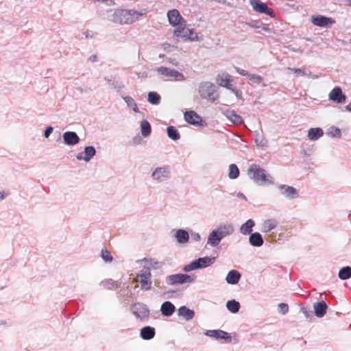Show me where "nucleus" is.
Here are the masks:
<instances>
[{
	"label": "nucleus",
	"instance_id": "423d86ee",
	"mask_svg": "<svg viewBox=\"0 0 351 351\" xmlns=\"http://www.w3.org/2000/svg\"><path fill=\"white\" fill-rule=\"evenodd\" d=\"M134 282H138L141 286V289L144 291L151 290L152 282V274L148 267H143L137 274L136 278L134 279Z\"/></svg>",
	"mask_w": 351,
	"mask_h": 351
},
{
	"label": "nucleus",
	"instance_id": "ea45409f",
	"mask_svg": "<svg viewBox=\"0 0 351 351\" xmlns=\"http://www.w3.org/2000/svg\"><path fill=\"white\" fill-rule=\"evenodd\" d=\"M239 169L235 164H231L228 169V177L230 179L234 180L239 177Z\"/></svg>",
	"mask_w": 351,
	"mask_h": 351
},
{
	"label": "nucleus",
	"instance_id": "a18cd8bd",
	"mask_svg": "<svg viewBox=\"0 0 351 351\" xmlns=\"http://www.w3.org/2000/svg\"><path fill=\"white\" fill-rule=\"evenodd\" d=\"M101 257L106 262H111L112 261V256L110 252L106 249H102L101 252Z\"/></svg>",
	"mask_w": 351,
	"mask_h": 351
},
{
	"label": "nucleus",
	"instance_id": "7c9ffc66",
	"mask_svg": "<svg viewBox=\"0 0 351 351\" xmlns=\"http://www.w3.org/2000/svg\"><path fill=\"white\" fill-rule=\"evenodd\" d=\"M278 226V222L274 219H268L263 221L261 230L262 232L267 233L275 229Z\"/></svg>",
	"mask_w": 351,
	"mask_h": 351
},
{
	"label": "nucleus",
	"instance_id": "6ab92c4d",
	"mask_svg": "<svg viewBox=\"0 0 351 351\" xmlns=\"http://www.w3.org/2000/svg\"><path fill=\"white\" fill-rule=\"evenodd\" d=\"M346 96L342 93L339 86L335 87L329 93V99L337 104L343 103L346 101Z\"/></svg>",
	"mask_w": 351,
	"mask_h": 351
},
{
	"label": "nucleus",
	"instance_id": "603ef678",
	"mask_svg": "<svg viewBox=\"0 0 351 351\" xmlns=\"http://www.w3.org/2000/svg\"><path fill=\"white\" fill-rule=\"evenodd\" d=\"M53 130V128L51 126L47 127L44 132V136L45 138H49V136L51 134Z\"/></svg>",
	"mask_w": 351,
	"mask_h": 351
},
{
	"label": "nucleus",
	"instance_id": "4468645a",
	"mask_svg": "<svg viewBox=\"0 0 351 351\" xmlns=\"http://www.w3.org/2000/svg\"><path fill=\"white\" fill-rule=\"evenodd\" d=\"M311 21L314 25L321 27H328L335 23V21L332 19L322 15L312 16Z\"/></svg>",
	"mask_w": 351,
	"mask_h": 351
},
{
	"label": "nucleus",
	"instance_id": "f8f14e48",
	"mask_svg": "<svg viewBox=\"0 0 351 351\" xmlns=\"http://www.w3.org/2000/svg\"><path fill=\"white\" fill-rule=\"evenodd\" d=\"M222 239L230 236L234 232V228L232 223L226 222L219 223L216 228H215Z\"/></svg>",
	"mask_w": 351,
	"mask_h": 351
},
{
	"label": "nucleus",
	"instance_id": "c03bdc74",
	"mask_svg": "<svg viewBox=\"0 0 351 351\" xmlns=\"http://www.w3.org/2000/svg\"><path fill=\"white\" fill-rule=\"evenodd\" d=\"M248 78L254 84H263V86H266V84L263 83L264 80L263 77L259 75L250 73Z\"/></svg>",
	"mask_w": 351,
	"mask_h": 351
},
{
	"label": "nucleus",
	"instance_id": "9d476101",
	"mask_svg": "<svg viewBox=\"0 0 351 351\" xmlns=\"http://www.w3.org/2000/svg\"><path fill=\"white\" fill-rule=\"evenodd\" d=\"M250 4L252 7L254 11L265 14L271 17H274V13L271 8L267 7V5L261 2L260 0H250Z\"/></svg>",
	"mask_w": 351,
	"mask_h": 351
},
{
	"label": "nucleus",
	"instance_id": "de8ad7c7",
	"mask_svg": "<svg viewBox=\"0 0 351 351\" xmlns=\"http://www.w3.org/2000/svg\"><path fill=\"white\" fill-rule=\"evenodd\" d=\"M289 70L292 71L294 73H295L298 76H306L308 75L307 73L301 69L296 68H288Z\"/></svg>",
	"mask_w": 351,
	"mask_h": 351
},
{
	"label": "nucleus",
	"instance_id": "f257e3e1",
	"mask_svg": "<svg viewBox=\"0 0 351 351\" xmlns=\"http://www.w3.org/2000/svg\"><path fill=\"white\" fill-rule=\"evenodd\" d=\"M143 15L141 12L117 10L110 16V21L118 24H131Z\"/></svg>",
	"mask_w": 351,
	"mask_h": 351
},
{
	"label": "nucleus",
	"instance_id": "20e7f679",
	"mask_svg": "<svg viewBox=\"0 0 351 351\" xmlns=\"http://www.w3.org/2000/svg\"><path fill=\"white\" fill-rule=\"evenodd\" d=\"M171 176L169 166H158L152 169L151 178L154 183L161 184L167 182Z\"/></svg>",
	"mask_w": 351,
	"mask_h": 351
},
{
	"label": "nucleus",
	"instance_id": "0eeeda50",
	"mask_svg": "<svg viewBox=\"0 0 351 351\" xmlns=\"http://www.w3.org/2000/svg\"><path fill=\"white\" fill-rule=\"evenodd\" d=\"M195 278L185 274H176L166 276L165 282L170 286L183 285L187 282H193Z\"/></svg>",
	"mask_w": 351,
	"mask_h": 351
},
{
	"label": "nucleus",
	"instance_id": "f03ea898",
	"mask_svg": "<svg viewBox=\"0 0 351 351\" xmlns=\"http://www.w3.org/2000/svg\"><path fill=\"white\" fill-rule=\"evenodd\" d=\"M248 176L256 183L263 184L274 183L273 178L266 173V171L257 165H252L248 169Z\"/></svg>",
	"mask_w": 351,
	"mask_h": 351
},
{
	"label": "nucleus",
	"instance_id": "72a5a7b5",
	"mask_svg": "<svg viewBox=\"0 0 351 351\" xmlns=\"http://www.w3.org/2000/svg\"><path fill=\"white\" fill-rule=\"evenodd\" d=\"M121 97L125 101V102L127 104V106L129 108L132 109L134 112H139V110H138V108L137 106V104H136L134 99L132 97L128 96V95H121Z\"/></svg>",
	"mask_w": 351,
	"mask_h": 351
},
{
	"label": "nucleus",
	"instance_id": "a211bd4d",
	"mask_svg": "<svg viewBox=\"0 0 351 351\" xmlns=\"http://www.w3.org/2000/svg\"><path fill=\"white\" fill-rule=\"evenodd\" d=\"M63 141L65 145L73 146L79 143L80 138L75 132H65L62 135Z\"/></svg>",
	"mask_w": 351,
	"mask_h": 351
},
{
	"label": "nucleus",
	"instance_id": "4c0bfd02",
	"mask_svg": "<svg viewBox=\"0 0 351 351\" xmlns=\"http://www.w3.org/2000/svg\"><path fill=\"white\" fill-rule=\"evenodd\" d=\"M341 280H347L351 277V267L349 266L341 268L338 274Z\"/></svg>",
	"mask_w": 351,
	"mask_h": 351
},
{
	"label": "nucleus",
	"instance_id": "9b49d317",
	"mask_svg": "<svg viewBox=\"0 0 351 351\" xmlns=\"http://www.w3.org/2000/svg\"><path fill=\"white\" fill-rule=\"evenodd\" d=\"M204 335L216 340H223L226 343L232 341V337L226 331L221 330H207Z\"/></svg>",
	"mask_w": 351,
	"mask_h": 351
},
{
	"label": "nucleus",
	"instance_id": "09e8293b",
	"mask_svg": "<svg viewBox=\"0 0 351 351\" xmlns=\"http://www.w3.org/2000/svg\"><path fill=\"white\" fill-rule=\"evenodd\" d=\"M278 311L282 314H286L289 311V306L285 303H280L278 304Z\"/></svg>",
	"mask_w": 351,
	"mask_h": 351
},
{
	"label": "nucleus",
	"instance_id": "7ed1b4c3",
	"mask_svg": "<svg viewBox=\"0 0 351 351\" xmlns=\"http://www.w3.org/2000/svg\"><path fill=\"white\" fill-rule=\"evenodd\" d=\"M198 93L202 99L215 102L219 97L216 86L210 82H202L198 86Z\"/></svg>",
	"mask_w": 351,
	"mask_h": 351
},
{
	"label": "nucleus",
	"instance_id": "1a4fd4ad",
	"mask_svg": "<svg viewBox=\"0 0 351 351\" xmlns=\"http://www.w3.org/2000/svg\"><path fill=\"white\" fill-rule=\"evenodd\" d=\"M156 71L160 74V75H164V76H166V77H172L173 79H175L176 81H184L185 80V77L184 75L173 69H170V68H167V67H165V66H160V67H158L156 69Z\"/></svg>",
	"mask_w": 351,
	"mask_h": 351
},
{
	"label": "nucleus",
	"instance_id": "bb28decb",
	"mask_svg": "<svg viewBox=\"0 0 351 351\" xmlns=\"http://www.w3.org/2000/svg\"><path fill=\"white\" fill-rule=\"evenodd\" d=\"M254 226L255 221L253 219H250L240 226L239 232L243 235L251 234Z\"/></svg>",
	"mask_w": 351,
	"mask_h": 351
},
{
	"label": "nucleus",
	"instance_id": "412c9836",
	"mask_svg": "<svg viewBox=\"0 0 351 351\" xmlns=\"http://www.w3.org/2000/svg\"><path fill=\"white\" fill-rule=\"evenodd\" d=\"M185 121L192 125H199L201 124L202 118L194 111H187L184 113Z\"/></svg>",
	"mask_w": 351,
	"mask_h": 351
},
{
	"label": "nucleus",
	"instance_id": "c85d7f7f",
	"mask_svg": "<svg viewBox=\"0 0 351 351\" xmlns=\"http://www.w3.org/2000/svg\"><path fill=\"white\" fill-rule=\"evenodd\" d=\"M249 243L253 247H261L263 245L264 241L262 235L256 232L250 235Z\"/></svg>",
	"mask_w": 351,
	"mask_h": 351
},
{
	"label": "nucleus",
	"instance_id": "dca6fc26",
	"mask_svg": "<svg viewBox=\"0 0 351 351\" xmlns=\"http://www.w3.org/2000/svg\"><path fill=\"white\" fill-rule=\"evenodd\" d=\"M282 195L288 199H294L299 196L298 191L293 186L286 184H280L278 186Z\"/></svg>",
	"mask_w": 351,
	"mask_h": 351
},
{
	"label": "nucleus",
	"instance_id": "2eb2a0df",
	"mask_svg": "<svg viewBox=\"0 0 351 351\" xmlns=\"http://www.w3.org/2000/svg\"><path fill=\"white\" fill-rule=\"evenodd\" d=\"M96 154L95 148L93 146H87L84 148V152L77 154L76 158L78 160H84L86 162H89Z\"/></svg>",
	"mask_w": 351,
	"mask_h": 351
},
{
	"label": "nucleus",
	"instance_id": "4be33fe9",
	"mask_svg": "<svg viewBox=\"0 0 351 351\" xmlns=\"http://www.w3.org/2000/svg\"><path fill=\"white\" fill-rule=\"evenodd\" d=\"M173 237L179 244H185L189 241V232L184 229L177 230Z\"/></svg>",
	"mask_w": 351,
	"mask_h": 351
},
{
	"label": "nucleus",
	"instance_id": "49530a36",
	"mask_svg": "<svg viewBox=\"0 0 351 351\" xmlns=\"http://www.w3.org/2000/svg\"><path fill=\"white\" fill-rule=\"evenodd\" d=\"M101 285L108 289H112L115 287V282L112 279H108L102 281Z\"/></svg>",
	"mask_w": 351,
	"mask_h": 351
},
{
	"label": "nucleus",
	"instance_id": "f3484780",
	"mask_svg": "<svg viewBox=\"0 0 351 351\" xmlns=\"http://www.w3.org/2000/svg\"><path fill=\"white\" fill-rule=\"evenodd\" d=\"M216 82L219 86L225 87L228 90L232 89L233 86L231 76L228 73L219 74L216 77Z\"/></svg>",
	"mask_w": 351,
	"mask_h": 351
},
{
	"label": "nucleus",
	"instance_id": "4d7b16f0",
	"mask_svg": "<svg viewBox=\"0 0 351 351\" xmlns=\"http://www.w3.org/2000/svg\"><path fill=\"white\" fill-rule=\"evenodd\" d=\"M97 60V57L96 55H92L91 56H90L89 58V60L92 62H96Z\"/></svg>",
	"mask_w": 351,
	"mask_h": 351
},
{
	"label": "nucleus",
	"instance_id": "6e6d98bb",
	"mask_svg": "<svg viewBox=\"0 0 351 351\" xmlns=\"http://www.w3.org/2000/svg\"><path fill=\"white\" fill-rule=\"evenodd\" d=\"M136 75L138 77H142V78H145L147 77V73L145 71L142 72V73H137Z\"/></svg>",
	"mask_w": 351,
	"mask_h": 351
},
{
	"label": "nucleus",
	"instance_id": "e433bc0d",
	"mask_svg": "<svg viewBox=\"0 0 351 351\" xmlns=\"http://www.w3.org/2000/svg\"><path fill=\"white\" fill-rule=\"evenodd\" d=\"M143 261H144L145 263V265H144L143 267L149 268L150 271H151L152 269H158L160 268L162 266L161 263H160L158 261H156L152 259L148 260V259L144 258L143 260Z\"/></svg>",
	"mask_w": 351,
	"mask_h": 351
},
{
	"label": "nucleus",
	"instance_id": "13d9d810",
	"mask_svg": "<svg viewBox=\"0 0 351 351\" xmlns=\"http://www.w3.org/2000/svg\"><path fill=\"white\" fill-rule=\"evenodd\" d=\"M237 197H239V198H242L244 200L247 201V198L242 193H238L237 194Z\"/></svg>",
	"mask_w": 351,
	"mask_h": 351
},
{
	"label": "nucleus",
	"instance_id": "58836bf2",
	"mask_svg": "<svg viewBox=\"0 0 351 351\" xmlns=\"http://www.w3.org/2000/svg\"><path fill=\"white\" fill-rule=\"evenodd\" d=\"M148 101L154 105H158L160 102V96L156 92H149L147 95Z\"/></svg>",
	"mask_w": 351,
	"mask_h": 351
},
{
	"label": "nucleus",
	"instance_id": "5fc2aeb1",
	"mask_svg": "<svg viewBox=\"0 0 351 351\" xmlns=\"http://www.w3.org/2000/svg\"><path fill=\"white\" fill-rule=\"evenodd\" d=\"M8 195V193H5V191H0V201L3 200Z\"/></svg>",
	"mask_w": 351,
	"mask_h": 351
},
{
	"label": "nucleus",
	"instance_id": "37998d69",
	"mask_svg": "<svg viewBox=\"0 0 351 351\" xmlns=\"http://www.w3.org/2000/svg\"><path fill=\"white\" fill-rule=\"evenodd\" d=\"M327 134L332 138H340L341 136V131L339 128L331 126L328 128Z\"/></svg>",
	"mask_w": 351,
	"mask_h": 351
},
{
	"label": "nucleus",
	"instance_id": "c9c22d12",
	"mask_svg": "<svg viewBox=\"0 0 351 351\" xmlns=\"http://www.w3.org/2000/svg\"><path fill=\"white\" fill-rule=\"evenodd\" d=\"M226 308L230 312L236 313L239 311L240 304L235 300H228L226 303Z\"/></svg>",
	"mask_w": 351,
	"mask_h": 351
},
{
	"label": "nucleus",
	"instance_id": "473e14b6",
	"mask_svg": "<svg viewBox=\"0 0 351 351\" xmlns=\"http://www.w3.org/2000/svg\"><path fill=\"white\" fill-rule=\"evenodd\" d=\"M178 316L183 317L186 321H189L193 318L195 313L193 310L182 306L178 308Z\"/></svg>",
	"mask_w": 351,
	"mask_h": 351
},
{
	"label": "nucleus",
	"instance_id": "5701e85b",
	"mask_svg": "<svg viewBox=\"0 0 351 351\" xmlns=\"http://www.w3.org/2000/svg\"><path fill=\"white\" fill-rule=\"evenodd\" d=\"M222 239V237L219 234L217 230L213 229L208 237L207 245L211 247H216L220 243Z\"/></svg>",
	"mask_w": 351,
	"mask_h": 351
},
{
	"label": "nucleus",
	"instance_id": "ddd939ff",
	"mask_svg": "<svg viewBox=\"0 0 351 351\" xmlns=\"http://www.w3.org/2000/svg\"><path fill=\"white\" fill-rule=\"evenodd\" d=\"M174 34L177 37H181L185 40H195L197 38L196 35L194 36L195 32L193 29L182 27H177L174 31Z\"/></svg>",
	"mask_w": 351,
	"mask_h": 351
},
{
	"label": "nucleus",
	"instance_id": "6e6552de",
	"mask_svg": "<svg viewBox=\"0 0 351 351\" xmlns=\"http://www.w3.org/2000/svg\"><path fill=\"white\" fill-rule=\"evenodd\" d=\"M132 314L141 321L146 320L149 317V310L147 306L141 302H136L131 306Z\"/></svg>",
	"mask_w": 351,
	"mask_h": 351
},
{
	"label": "nucleus",
	"instance_id": "864d4df0",
	"mask_svg": "<svg viewBox=\"0 0 351 351\" xmlns=\"http://www.w3.org/2000/svg\"><path fill=\"white\" fill-rule=\"evenodd\" d=\"M237 98H241L242 95V92L237 88H233V86H232V89H230Z\"/></svg>",
	"mask_w": 351,
	"mask_h": 351
},
{
	"label": "nucleus",
	"instance_id": "cd10ccee",
	"mask_svg": "<svg viewBox=\"0 0 351 351\" xmlns=\"http://www.w3.org/2000/svg\"><path fill=\"white\" fill-rule=\"evenodd\" d=\"M324 131L320 128H311L308 130V138L310 141H315L324 136Z\"/></svg>",
	"mask_w": 351,
	"mask_h": 351
},
{
	"label": "nucleus",
	"instance_id": "b1692460",
	"mask_svg": "<svg viewBox=\"0 0 351 351\" xmlns=\"http://www.w3.org/2000/svg\"><path fill=\"white\" fill-rule=\"evenodd\" d=\"M223 114L232 123L236 125H240L243 123L242 117L236 114L233 110H225L223 111Z\"/></svg>",
	"mask_w": 351,
	"mask_h": 351
},
{
	"label": "nucleus",
	"instance_id": "052dcab7",
	"mask_svg": "<svg viewBox=\"0 0 351 351\" xmlns=\"http://www.w3.org/2000/svg\"><path fill=\"white\" fill-rule=\"evenodd\" d=\"M95 1H103V2H104V1H107L108 0H95Z\"/></svg>",
	"mask_w": 351,
	"mask_h": 351
},
{
	"label": "nucleus",
	"instance_id": "e2e57ef3",
	"mask_svg": "<svg viewBox=\"0 0 351 351\" xmlns=\"http://www.w3.org/2000/svg\"><path fill=\"white\" fill-rule=\"evenodd\" d=\"M251 26V27H255V25H250Z\"/></svg>",
	"mask_w": 351,
	"mask_h": 351
},
{
	"label": "nucleus",
	"instance_id": "bf43d9fd",
	"mask_svg": "<svg viewBox=\"0 0 351 351\" xmlns=\"http://www.w3.org/2000/svg\"><path fill=\"white\" fill-rule=\"evenodd\" d=\"M346 109H347L348 111L351 112V103H350L349 105H348V106H346Z\"/></svg>",
	"mask_w": 351,
	"mask_h": 351
},
{
	"label": "nucleus",
	"instance_id": "8fccbe9b",
	"mask_svg": "<svg viewBox=\"0 0 351 351\" xmlns=\"http://www.w3.org/2000/svg\"><path fill=\"white\" fill-rule=\"evenodd\" d=\"M235 69H236L237 72L239 74H240L241 75H242V76H246V77H249V75H250V74L249 72L246 71H245V70H244V69H240V68H239V67H236Z\"/></svg>",
	"mask_w": 351,
	"mask_h": 351
},
{
	"label": "nucleus",
	"instance_id": "c756f323",
	"mask_svg": "<svg viewBox=\"0 0 351 351\" xmlns=\"http://www.w3.org/2000/svg\"><path fill=\"white\" fill-rule=\"evenodd\" d=\"M175 311V306L169 301H166L163 302L160 307V311L162 315L167 317L172 315Z\"/></svg>",
	"mask_w": 351,
	"mask_h": 351
},
{
	"label": "nucleus",
	"instance_id": "a878e982",
	"mask_svg": "<svg viewBox=\"0 0 351 351\" xmlns=\"http://www.w3.org/2000/svg\"><path fill=\"white\" fill-rule=\"evenodd\" d=\"M241 277V275L239 271L236 269H232L228 273L226 277V281L230 285H237L239 282Z\"/></svg>",
	"mask_w": 351,
	"mask_h": 351
},
{
	"label": "nucleus",
	"instance_id": "39448f33",
	"mask_svg": "<svg viewBox=\"0 0 351 351\" xmlns=\"http://www.w3.org/2000/svg\"><path fill=\"white\" fill-rule=\"evenodd\" d=\"M215 260V257L204 256L199 258L184 265L182 269L185 272H189L199 269H204L213 265Z\"/></svg>",
	"mask_w": 351,
	"mask_h": 351
},
{
	"label": "nucleus",
	"instance_id": "a19ab883",
	"mask_svg": "<svg viewBox=\"0 0 351 351\" xmlns=\"http://www.w3.org/2000/svg\"><path fill=\"white\" fill-rule=\"evenodd\" d=\"M255 143L258 147L265 148L267 147V141L259 132H256L254 138Z\"/></svg>",
	"mask_w": 351,
	"mask_h": 351
},
{
	"label": "nucleus",
	"instance_id": "79ce46f5",
	"mask_svg": "<svg viewBox=\"0 0 351 351\" xmlns=\"http://www.w3.org/2000/svg\"><path fill=\"white\" fill-rule=\"evenodd\" d=\"M168 136L172 140L177 141L180 139V135L178 130L173 126H169L167 128Z\"/></svg>",
	"mask_w": 351,
	"mask_h": 351
},
{
	"label": "nucleus",
	"instance_id": "680f3d73",
	"mask_svg": "<svg viewBox=\"0 0 351 351\" xmlns=\"http://www.w3.org/2000/svg\"><path fill=\"white\" fill-rule=\"evenodd\" d=\"M349 2V4L351 5V0H347Z\"/></svg>",
	"mask_w": 351,
	"mask_h": 351
},
{
	"label": "nucleus",
	"instance_id": "393cba45",
	"mask_svg": "<svg viewBox=\"0 0 351 351\" xmlns=\"http://www.w3.org/2000/svg\"><path fill=\"white\" fill-rule=\"evenodd\" d=\"M314 312L317 317H323L328 308V306L324 301H320L315 303L313 305Z\"/></svg>",
	"mask_w": 351,
	"mask_h": 351
},
{
	"label": "nucleus",
	"instance_id": "f704fd0d",
	"mask_svg": "<svg viewBox=\"0 0 351 351\" xmlns=\"http://www.w3.org/2000/svg\"><path fill=\"white\" fill-rule=\"evenodd\" d=\"M141 131L143 137H147L152 132V128L147 120H143L141 123Z\"/></svg>",
	"mask_w": 351,
	"mask_h": 351
},
{
	"label": "nucleus",
	"instance_id": "3c124183",
	"mask_svg": "<svg viewBox=\"0 0 351 351\" xmlns=\"http://www.w3.org/2000/svg\"><path fill=\"white\" fill-rule=\"evenodd\" d=\"M191 237L192 240H193L194 241L198 242L201 240V236L197 232H192L191 234Z\"/></svg>",
	"mask_w": 351,
	"mask_h": 351
},
{
	"label": "nucleus",
	"instance_id": "2f4dec72",
	"mask_svg": "<svg viewBox=\"0 0 351 351\" xmlns=\"http://www.w3.org/2000/svg\"><path fill=\"white\" fill-rule=\"evenodd\" d=\"M140 336L143 339L149 340L155 336V329L151 326H145L141 329Z\"/></svg>",
	"mask_w": 351,
	"mask_h": 351
},
{
	"label": "nucleus",
	"instance_id": "0e129e2a",
	"mask_svg": "<svg viewBox=\"0 0 351 351\" xmlns=\"http://www.w3.org/2000/svg\"><path fill=\"white\" fill-rule=\"evenodd\" d=\"M251 26V27H255V25H250Z\"/></svg>",
	"mask_w": 351,
	"mask_h": 351
},
{
	"label": "nucleus",
	"instance_id": "aec40b11",
	"mask_svg": "<svg viewBox=\"0 0 351 351\" xmlns=\"http://www.w3.org/2000/svg\"><path fill=\"white\" fill-rule=\"evenodd\" d=\"M167 17L169 22L173 26L181 24V21L183 20L179 11L176 9H173L167 12Z\"/></svg>",
	"mask_w": 351,
	"mask_h": 351
}]
</instances>
